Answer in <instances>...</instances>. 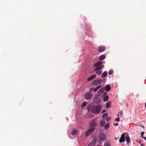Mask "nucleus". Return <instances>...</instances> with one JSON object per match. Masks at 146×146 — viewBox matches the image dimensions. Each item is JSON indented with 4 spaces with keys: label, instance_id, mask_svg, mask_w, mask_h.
Masks as SVG:
<instances>
[{
    "label": "nucleus",
    "instance_id": "a211bd4d",
    "mask_svg": "<svg viewBox=\"0 0 146 146\" xmlns=\"http://www.w3.org/2000/svg\"><path fill=\"white\" fill-rule=\"evenodd\" d=\"M106 108H109L111 106V102L110 101H108L106 103Z\"/></svg>",
    "mask_w": 146,
    "mask_h": 146
},
{
    "label": "nucleus",
    "instance_id": "a878e982",
    "mask_svg": "<svg viewBox=\"0 0 146 146\" xmlns=\"http://www.w3.org/2000/svg\"><path fill=\"white\" fill-rule=\"evenodd\" d=\"M104 146H111V145L109 142H107L105 143Z\"/></svg>",
    "mask_w": 146,
    "mask_h": 146
},
{
    "label": "nucleus",
    "instance_id": "423d86ee",
    "mask_svg": "<svg viewBox=\"0 0 146 146\" xmlns=\"http://www.w3.org/2000/svg\"><path fill=\"white\" fill-rule=\"evenodd\" d=\"M100 101V98L98 97H95L93 100L92 102V104H96L99 103Z\"/></svg>",
    "mask_w": 146,
    "mask_h": 146
},
{
    "label": "nucleus",
    "instance_id": "473e14b6",
    "mask_svg": "<svg viewBox=\"0 0 146 146\" xmlns=\"http://www.w3.org/2000/svg\"><path fill=\"white\" fill-rule=\"evenodd\" d=\"M113 125H115V126H117L118 125V123H117L115 124H113Z\"/></svg>",
    "mask_w": 146,
    "mask_h": 146
},
{
    "label": "nucleus",
    "instance_id": "aec40b11",
    "mask_svg": "<svg viewBox=\"0 0 146 146\" xmlns=\"http://www.w3.org/2000/svg\"><path fill=\"white\" fill-rule=\"evenodd\" d=\"M105 121L104 120H101L100 122V125L101 127H103L105 123Z\"/></svg>",
    "mask_w": 146,
    "mask_h": 146
},
{
    "label": "nucleus",
    "instance_id": "9b49d317",
    "mask_svg": "<svg viewBox=\"0 0 146 146\" xmlns=\"http://www.w3.org/2000/svg\"><path fill=\"white\" fill-rule=\"evenodd\" d=\"M96 75L94 74L89 77L87 79L88 81H90L92 80L96 77Z\"/></svg>",
    "mask_w": 146,
    "mask_h": 146
},
{
    "label": "nucleus",
    "instance_id": "393cba45",
    "mask_svg": "<svg viewBox=\"0 0 146 146\" xmlns=\"http://www.w3.org/2000/svg\"><path fill=\"white\" fill-rule=\"evenodd\" d=\"M77 133V131L75 130H74L73 131L72 133V134L73 135H76Z\"/></svg>",
    "mask_w": 146,
    "mask_h": 146
},
{
    "label": "nucleus",
    "instance_id": "72a5a7b5",
    "mask_svg": "<svg viewBox=\"0 0 146 146\" xmlns=\"http://www.w3.org/2000/svg\"><path fill=\"white\" fill-rule=\"evenodd\" d=\"M119 114L120 115H122L123 114V113L122 111H120L119 113Z\"/></svg>",
    "mask_w": 146,
    "mask_h": 146
},
{
    "label": "nucleus",
    "instance_id": "c756f323",
    "mask_svg": "<svg viewBox=\"0 0 146 146\" xmlns=\"http://www.w3.org/2000/svg\"><path fill=\"white\" fill-rule=\"evenodd\" d=\"M110 118H111L110 117H108L106 118V120L107 121H108L110 120Z\"/></svg>",
    "mask_w": 146,
    "mask_h": 146
},
{
    "label": "nucleus",
    "instance_id": "bb28decb",
    "mask_svg": "<svg viewBox=\"0 0 146 146\" xmlns=\"http://www.w3.org/2000/svg\"><path fill=\"white\" fill-rule=\"evenodd\" d=\"M86 102H84L83 103L82 105V107H84L86 105Z\"/></svg>",
    "mask_w": 146,
    "mask_h": 146
},
{
    "label": "nucleus",
    "instance_id": "5701e85b",
    "mask_svg": "<svg viewBox=\"0 0 146 146\" xmlns=\"http://www.w3.org/2000/svg\"><path fill=\"white\" fill-rule=\"evenodd\" d=\"M96 71V74L98 75L99 76L100 75L102 72V71L101 70H99V71Z\"/></svg>",
    "mask_w": 146,
    "mask_h": 146
},
{
    "label": "nucleus",
    "instance_id": "412c9836",
    "mask_svg": "<svg viewBox=\"0 0 146 146\" xmlns=\"http://www.w3.org/2000/svg\"><path fill=\"white\" fill-rule=\"evenodd\" d=\"M107 75V72L106 71H105L103 73L102 77V78H104L106 77Z\"/></svg>",
    "mask_w": 146,
    "mask_h": 146
},
{
    "label": "nucleus",
    "instance_id": "6ab92c4d",
    "mask_svg": "<svg viewBox=\"0 0 146 146\" xmlns=\"http://www.w3.org/2000/svg\"><path fill=\"white\" fill-rule=\"evenodd\" d=\"M110 127V123L108 122L106 125L104 126V128L106 130H107Z\"/></svg>",
    "mask_w": 146,
    "mask_h": 146
},
{
    "label": "nucleus",
    "instance_id": "7ed1b4c3",
    "mask_svg": "<svg viewBox=\"0 0 146 146\" xmlns=\"http://www.w3.org/2000/svg\"><path fill=\"white\" fill-rule=\"evenodd\" d=\"M92 94L91 92H88L84 94V97L86 100H90L92 98Z\"/></svg>",
    "mask_w": 146,
    "mask_h": 146
},
{
    "label": "nucleus",
    "instance_id": "6e6552de",
    "mask_svg": "<svg viewBox=\"0 0 146 146\" xmlns=\"http://www.w3.org/2000/svg\"><path fill=\"white\" fill-rule=\"evenodd\" d=\"M101 87V85H100L98 86H97V87H96V88H91L90 89V91L92 92L93 91H94V92H96Z\"/></svg>",
    "mask_w": 146,
    "mask_h": 146
},
{
    "label": "nucleus",
    "instance_id": "c03bdc74",
    "mask_svg": "<svg viewBox=\"0 0 146 146\" xmlns=\"http://www.w3.org/2000/svg\"><path fill=\"white\" fill-rule=\"evenodd\" d=\"M97 146H99V145H97Z\"/></svg>",
    "mask_w": 146,
    "mask_h": 146
},
{
    "label": "nucleus",
    "instance_id": "0eeeda50",
    "mask_svg": "<svg viewBox=\"0 0 146 146\" xmlns=\"http://www.w3.org/2000/svg\"><path fill=\"white\" fill-rule=\"evenodd\" d=\"M126 137V133H123L121 135V137L119 140V141L120 143H121L123 142H124L125 141V138Z\"/></svg>",
    "mask_w": 146,
    "mask_h": 146
},
{
    "label": "nucleus",
    "instance_id": "79ce46f5",
    "mask_svg": "<svg viewBox=\"0 0 146 146\" xmlns=\"http://www.w3.org/2000/svg\"><path fill=\"white\" fill-rule=\"evenodd\" d=\"M119 114H118L117 115V116H119Z\"/></svg>",
    "mask_w": 146,
    "mask_h": 146
},
{
    "label": "nucleus",
    "instance_id": "7c9ffc66",
    "mask_svg": "<svg viewBox=\"0 0 146 146\" xmlns=\"http://www.w3.org/2000/svg\"><path fill=\"white\" fill-rule=\"evenodd\" d=\"M88 146H94V145L93 143H90Z\"/></svg>",
    "mask_w": 146,
    "mask_h": 146
},
{
    "label": "nucleus",
    "instance_id": "9d476101",
    "mask_svg": "<svg viewBox=\"0 0 146 146\" xmlns=\"http://www.w3.org/2000/svg\"><path fill=\"white\" fill-rule=\"evenodd\" d=\"M96 124V122L95 120L92 121L90 123V127L91 128H94V127L95 126Z\"/></svg>",
    "mask_w": 146,
    "mask_h": 146
},
{
    "label": "nucleus",
    "instance_id": "2eb2a0df",
    "mask_svg": "<svg viewBox=\"0 0 146 146\" xmlns=\"http://www.w3.org/2000/svg\"><path fill=\"white\" fill-rule=\"evenodd\" d=\"M103 63V61H98L94 65V66L95 67H97L102 65L101 64Z\"/></svg>",
    "mask_w": 146,
    "mask_h": 146
},
{
    "label": "nucleus",
    "instance_id": "4c0bfd02",
    "mask_svg": "<svg viewBox=\"0 0 146 146\" xmlns=\"http://www.w3.org/2000/svg\"><path fill=\"white\" fill-rule=\"evenodd\" d=\"M141 137L142 138H143V137H143V135H141Z\"/></svg>",
    "mask_w": 146,
    "mask_h": 146
},
{
    "label": "nucleus",
    "instance_id": "1a4fd4ad",
    "mask_svg": "<svg viewBox=\"0 0 146 146\" xmlns=\"http://www.w3.org/2000/svg\"><path fill=\"white\" fill-rule=\"evenodd\" d=\"M104 67V65H102L100 66L96 67L94 69V71L101 70Z\"/></svg>",
    "mask_w": 146,
    "mask_h": 146
},
{
    "label": "nucleus",
    "instance_id": "dca6fc26",
    "mask_svg": "<svg viewBox=\"0 0 146 146\" xmlns=\"http://www.w3.org/2000/svg\"><path fill=\"white\" fill-rule=\"evenodd\" d=\"M105 88L107 92H108L111 89L110 85H106L105 86Z\"/></svg>",
    "mask_w": 146,
    "mask_h": 146
},
{
    "label": "nucleus",
    "instance_id": "4be33fe9",
    "mask_svg": "<svg viewBox=\"0 0 146 146\" xmlns=\"http://www.w3.org/2000/svg\"><path fill=\"white\" fill-rule=\"evenodd\" d=\"M104 99L103 100L104 102H106L109 99V96H106L105 97H103Z\"/></svg>",
    "mask_w": 146,
    "mask_h": 146
},
{
    "label": "nucleus",
    "instance_id": "f3484780",
    "mask_svg": "<svg viewBox=\"0 0 146 146\" xmlns=\"http://www.w3.org/2000/svg\"><path fill=\"white\" fill-rule=\"evenodd\" d=\"M106 57L105 55H102L100 56L99 58L100 60H103Z\"/></svg>",
    "mask_w": 146,
    "mask_h": 146
},
{
    "label": "nucleus",
    "instance_id": "f257e3e1",
    "mask_svg": "<svg viewBox=\"0 0 146 146\" xmlns=\"http://www.w3.org/2000/svg\"><path fill=\"white\" fill-rule=\"evenodd\" d=\"M102 108V106L99 105L89 107L88 108V110L89 111H91L94 114H98L100 113Z\"/></svg>",
    "mask_w": 146,
    "mask_h": 146
},
{
    "label": "nucleus",
    "instance_id": "c85d7f7f",
    "mask_svg": "<svg viewBox=\"0 0 146 146\" xmlns=\"http://www.w3.org/2000/svg\"><path fill=\"white\" fill-rule=\"evenodd\" d=\"M107 96V95L106 92H104L103 94V97H105V96Z\"/></svg>",
    "mask_w": 146,
    "mask_h": 146
},
{
    "label": "nucleus",
    "instance_id": "a18cd8bd",
    "mask_svg": "<svg viewBox=\"0 0 146 146\" xmlns=\"http://www.w3.org/2000/svg\"><path fill=\"white\" fill-rule=\"evenodd\" d=\"M140 142H141V141H140L139 142L140 143Z\"/></svg>",
    "mask_w": 146,
    "mask_h": 146
},
{
    "label": "nucleus",
    "instance_id": "f03ea898",
    "mask_svg": "<svg viewBox=\"0 0 146 146\" xmlns=\"http://www.w3.org/2000/svg\"><path fill=\"white\" fill-rule=\"evenodd\" d=\"M104 81H105V80L104 79L103 80H102L101 79H96L92 81V84L93 85L97 86L101 84L102 82Z\"/></svg>",
    "mask_w": 146,
    "mask_h": 146
},
{
    "label": "nucleus",
    "instance_id": "58836bf2",
    "mask_svg": "<svg viewBox=\"0 0 146 146\" xmlns=\"http://www.w3.org/2000/svg\"><path fill=\"white\" fill-rule=\"evenodd\" d=\"M143 139H144L146 141V137H143Z\"/></svg>",
    "mask_w": 146,
    "mask_h": 146
},
{
    "label": "nucleus",
    "instance_id": "20e7f679",
    "mask_svg": "<svg viewBox=\"0 0 146 146\" xmlns=\"http://www.w3.org/2000/svg\"><path fill=\"white\" fill-rule=\"evenodd\" d=\"M99 138L102 141H105L106 138V136L104 133H101L99 135Z\"/></svg>",
    "mask_w": 146,
    "mask_h": 146
},
{
    "label": "nucleus",
    "instance_id": "c9c22d12",
    "mask_svg": "<svg viewBox=\"0 0 146 146\" xmlns=\"http://www.w3.org/2000/svg\"><path fill=\"white\" fill-rule=\"evenodd\" d=\"M106 112V111L105 110H102V113H103L104 112Z\"/></svg>",
    "mask_w": 146,
    "mask_h": 146
},
{
    "label": "nucleus",
    "instance_id": "4468645a",
    "mask_svg": "<svg viewBox=\"0 0 146 146\" xmlns=\"http://www.w3.org/2000/svg\"><path fill=\"white\" fill-rule=\"evenodd\" d=\"M105 49V48L104 46H100L98 47V50L100 52H102L104 51Z\"/></svg>",
    "mask_w": 146,
    "mask_h": 146
},
{
    "label": "nucleus",
    "instance_id": "e433bc0d",
    "mask_svg": "<svg viewBox=\"0 0 146 146\" xmlns=\"http://www.w3.org/2000/svg\"><path fill=\"white\" fill-rule=\"evenodd\" d=\"M139 126L143 128H144L145 127L144 126V125L141 126V125H139Z\"/></svg>",
    "mask_w": 146,
    "mask_h": 146
},
{
    "label": "nucleus",
    "instance_id": "f8f14e48",
    "mask_svg": "<svg viewBox=\"0 0 146 146\" xmlns=\"http://www.w3.org/2000/svg\"><path fill=\"white\" fill-rule=\"evenodd\" d=\"M104 90V88H102L99 89L97 92V95L99 96L102 93Z\"/></svg>",
    "mask_w": 146,
    "mask_h": 146
},
{
    "label": "nucleus",
    "instance_id": "cd10ccee",
    "mask_svg": "<svg viewBox=\"0 0 146 146\" xmlns=\"http://www.w3.org/2000/svg\"><path fill=\"white\" fill-rule=\"evenodd\" d=\"M113 71L112 70H110L108 72L109 74L111 75L113 73Z\"/></svg>",
    "mask_w": 146,
    "mask_h": 146
},
{
    "label": "nucleus",
    "instance_id": "b1692460",
    "mask_svg": "<svg viewBox=\"0 0 146 146\" xmlns=\"http://www.w3.org/2000/svg\"><path fill=\"white\" fill-rule=\"evenodd\" d=\"M108 114L107 113H104L102 116V117L103 118H105L108 117Z\"/></svg>",
    "mask_w": 146,
    "mask_h": 146
},
{
    "label": "nucleus",
    "instance_id": "ddd939ff",
    "mask_svg": "<svg viewBox=\"0 0 146 146\" xmlns=\"http://www.w3.org/2000/svg\"><path fill=\"white\" fill-rule=\"evenodd\" d=\"M125 139L126 141H127V144L129 145V143L130 142V138L128 135L126 133V137H125Z\"/></svg>",
    "mask_w": 146,
    "mask_h": 146
},
{
    "label": "nucleus",
    "instance_id": "a19ab883",
    "mask_svg": "<svg viewBox=\"0 0 146 146\" xmlns=\"http://www.w3.org/2000/svg\"><path fill=\"white\" fill-rule=\"evenodd\" d=\"M145 108H146V103H145Z\"/></svg>",
    "mask_w": 146,
    "mask_h": 146
},
{
    "label": "nucleus",
    "instance_id": "2f4dec72",
    "mask_svg": "<svg viewBox=\"0 0 146 146\" xmlns=\"http://www.w3.org/2000/svg\"><path fill=\"white\" fill-rule=\"evenodd\" d=\"M115 121H117L118 122H119V117H118V118L116 119H115Z\"/></svg>",
    "mask_w": 146,
    "mask_h": 146
},
{
    "label": "nucleus",
    "instance_id": "39448f33",
    "mask_svg": "<svg viewBox=\"0 0 146 146\" xmlns=\"http://www.w3.org/2000/svg\"><path fill=\"white\" fill-rule=\"evenodd\" d=\"M95 129V128H92L89 129L86 132L85 134V136L86 137L88 136L89 134L93 133Z\"/></svg>",
    "mask_w": 146,
    "mask_h": 146
},
{
    "label": "nucleus",
    "instance_id": "ea45409f",
    "mask_svg": "<svg viewBox=\"0 0 146 146\" xmlns=\"http://www.w3.org/2000/svg\"><path fill=\"white\" fill-rule=\"evenodd\" d=\"M141 146H145L143 144H141Z\"/></svg>",
    "mask_w": 146,
    "mask_h": 146
},
{
    "label": "nucleus",
    "instance_id": "37998d69",
    "mask_svg": "<svg viewBox=\"0 0 146 146\" xmlns=\"http://www.w3.org/2000/svg\"><path fill=\"white\" fill-rule=\"evenodd\" d=\"M145 81H146V79L145 80Z\"/></svg>",
    "mask_w": 146,
    "mask_h": 146
},
{
    "label": "nucleus",
    "instance_id": "f704fd0d",
    "mask_svg": "<svg viewBox=\"0 0 146 146\" xmlns=\"http://www.w3.org/2000/svg\"><path fill=\"white\" fill-rule=\"evenodd\" d=\"M144 131H143V132H141V135H143L144 134Z\"/></svg>",
    "mask_w": 146,
    "mask_h": 146
}]
</instances>
